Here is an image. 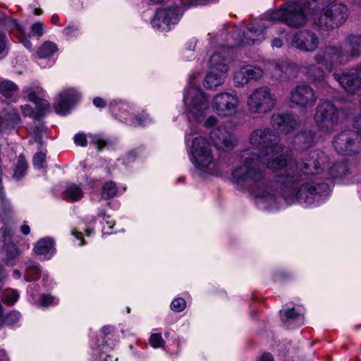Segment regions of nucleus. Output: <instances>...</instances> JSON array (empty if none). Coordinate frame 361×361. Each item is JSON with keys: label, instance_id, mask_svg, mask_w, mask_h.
Instances as JSON below:
<instances>
[{"label": "nucleus", "instance_id": "f257e3e1", "mask_svg": "<svg viewBox=\"0 0 361 361\" xmlns=\"http://www.w3.org/2000/svg\"><path fill=\"white\" fill-rule=\"evenodd\" d=\"M328 156L322 151L312 152L310 157L305 159L300 171L297 165L293 164L286 166L285 172L279 176L278 182L282 185L281 191L283 198L288 204L298 202L300 204H311L328 194L329 186L324 183H317L316 179L308 176L324 173L322 178H343L348 173L349 169L345 162H336L327 168Z\"/></svg>", "mask_w": 361, "mask_h": 361}, {"label": "nucleus", "instance_id": "f03ea898", "mask_svg": "<svg viewBox=\"0 0 361 361\" xmlns=\"http://www.w3.org/2000/svg\"><path fill=\"white\" fill-rule=\"evenodd\" d=\"M250 147L243 152L245 163L232 172V178L238 183L262 190L264 173L258 168L261 163L274 172L283 169L292 161L288 152H283L279 137L269 129H258L250 137Z\"/></svg>", "mask_w": 361, "mask_h": 361}, {"label": "nucleus", "instance_id": "7ed1b4c3", "mask_svg": "<svg viewBox=\"0 0 361 361\" xmlns=\"http://www.w3.org/2000/svg\"><path fill=\"white\" fill-rule=\"evenodd\" d=\"M336 0H310L307 3L291 2L283 5L279 9L267 15L268 19L282 21L292 27H300L305 25L307 9L312 12V20L320 30H330L346 20L348 9Z\"/></svg>", "mask_w": 361, "mask_h": 361}, {"label": "nucleus", "instance_id": "20e7f679", "mask_svg": "<svg viewBox=\"0 0 361 361\" xmlns=\"http://www.w3.org/2000/svg\"><path fill=\"white\" fill-rule=\"evenodd\" d=\"M317 65L312 66L308 71V75L314 80L323 78L326 72L350 60L347 51L341 47L329 46L323 49L315 57Z\"/></svg>", "mask_w": 361, "mask_h": 361}, {"label": "nucleus", "instance_id": "39448f33", "mask_svg": "<svg viewBox=\"0 0 361 361\" xmlns=\"http://www.w3.org/2000/svg\"><path fill=\"white\" fill-rule=\"evenodd\" d=\"M190 154V160L200 173L212 176L218 174L217 163L211 145L205 137L198 136L192 140Z\"/></svg>", "mask_w": 361, "mask_h": 361}, {"label": "nucleus", "instance_id": "423d86ee", "mask_svg": "<svg viewBox=\"0 0 361 361\" xmlns=\"http://www.w3.org/2000/svg\"><path fill=\"white\" fill-rule=\"evenodd\" d=\"M276 99L267 87L253 90L247 98L248 111L252 114H266L271 111L276 104Z\"/></svg>", "mask_w": 361, "mask_h": 361}, {"label": "nucleus", "instance_id": "0eeeda50", "mask_svg": "<svg viewBox=\"0 0 361 361\" xmlns=\"http://www.w3.org/2000/svg\"><path fill=\"white\" fill-rule=\"evenodd\" d=\"M314 121L322 132L332 133L339 123L338 108L329 101H321L315 109Z\"/></svg>", "mask_w": 361, "mask_h": 361}, {"label": "nucleus", "instance_id": "6e6552de", "mask_svg": "<svg viewBox=\"0 0 361 361\" xmlns=\"http://www.w3.org/2000/svg\"><path fill=\"white\" fill-rule=\"evenodd\" d=\"M183 101L188 106L189 118L202 121L209 109L208 99L202 90L197 87H190L184 95Z\"/></svg>", "mask_w": 361, "mask_h": 361}, {"label": "nucleus", "instance_id": "1a4fd4ad", "mask_svg": "<svg viewBox=\"0 0 361 361\" xmlns=\"http://www.w3.org/2000/svg\"><path fill=\"white\" fill-rule=\"evenodd\" d=\"M333 147L339 154L353 155L361 152V131L345 130L338 133L334 138Z\"/></svg>", "mask_w": 361, "mask_h": 361}, {"label": "nucleus", "instance_id": "9d476101", "mask_svg": "<svg viewBox=\"0 0 361 361\" xmlns=\"http://www.w3.org/2000/svg\"><path fill=\"white\" fill-rule=\"evenodd\" d=\"M240 103V99L236 94L225 92L214 97L212 108L219 116L231 117L237 113Z\"/></svg>", "mask_w": 361, "mask_h": 361}, {"label": "nucleus", "instance_id": "9b49d317", "mask_svg": "<svg viewBox=\"0 0 361 361\" xmlns=\"http://www.w3.org/2000/svg\"><path fill=\"white\" fill-rule=\"evenodd\" d=\"M281 34H282V31L277 25H272L269 28V30L266 32L264 27L263 29L250 27L247 29L246 33H243L244 39H236L230 47H234L236 46L255 44V42L263 41L267 37H274L276 35Z\"/></svg>", "mask_w": 361, "mask_h": 361}, {"label": "nucleus", "instance_id": "f8f14e48", "mask_svg": "<svg viewBox=\"0 0 361 361\" xmlns=\"http://www.w3.org/2000/svg\"><path fill=\"white\" fill-rule=\"evenodd\" d=\"M317 99L314 90L307 85L296 86L290 94V102L304 108L313 106Z\"/></svg>", "mask_w": 361, "mask_h": 361}, {"label": "nucleus", "instance_id": "ddd939ff", "mask_svg": "<svg viewBox=\"0 0 361 361\" xmlns=\"http://www.w3.org/2000/svg\"><path fill=\"white\" fill-rule=\"evenodd\" d=\"M263 75V71L252 65L243 66L237 70L233 75V81L237 87H243L249 82L259 79Z\"/></svg>", "mask_w": 361, "mask_h": 361}, {"label": "nucleus", "instance_id": "4468645a", "mask_svg": "<svg viewBox=\"0 0 361 361\" xmlns=\"http://www.w3.org/2000/svg\"><path fill=\"white\" fill-rule=\"evenodd\" d=\"M177 21V14L174 9L161 8L157 10L152 20V25L160 31L167 32L170 30L171 24H175Z\"/></svg>", "mask_w": 361, "mask_h": 361}, {"label": "nucleus", "instance_id": "2eb2a0df", "mask_svg": "<svg viewBox=\"0 0 361 361\" xmlns=\"http://www.w3.org/2000/svg\"><path fill=\"white\" fill-rule=\"evenodd\" d=\"M334 78L347 92L353 93L361 88V65L355 72L342 75L334 74Z\"/></svg>", "mask_w": 361, "mask_h": 361}, {"label": "nucleus", "instance_id": "dca6fc26", "mask_svg": "<svg viewBox=\"0 0 361 361\" xmlns=\"http://www.w3.org/2000/svg\"><path fill=\"white\" fill-rule=\"evenodd\" d=\"M79 99V94L73 89H69L61 92L57 97L56 112L60 115L67 114Z\"/></svg>", "mask_w": 361, "mask_h": 361}, {"label": "nucleus", "instance_id": "f3484780", "mask_svg": "<svg viewBox=\"0 0 361 361\" xmlns=\"http://www.w3.org/2000/svg\"><path fill=\"white\" fill-rule=\"evenodd\" d=\"M319 44L318 38L314 34L308 31H301L295 35L292 45L296 48L305 51H312Z\"/></svg>", "mask_w": 361, "mask_h": 361}, {"label": "nucleus", "instance_id": "a211bd4d", "mask_svg": "<svg viewBox=\"0 0 361 361\" xmlns=\"http://www.w3.org/2000/svg\"><path fill=\"white\" fill-rule=\"evenodd\" d=\"M214 146L219 149H231L236 145L235 137L225 128H217L211 133Z\"/></svg>", "mask_w": 361, "mask_h": 361}, {"label": "nucleus", "instance_id": "6ab92c4d", "mask_svg": "<svg viewBox=\"0 0 361 361\" xmlns=\"http://www.w3.org/2000/svg\"><path fill=\"white\" fill-rule=\"evenodd\" d=\"M271 123L275 129L285 134L290 133L298 126V120L290 114H274Z\"/></svg>", "mask_w": 361, "mask_h": 361}, {"label": "nucleus", "instance_id": "aec40b11", "mask_svg": "<svg viewBox=\"0 0 361 361\" xmlns=\"http://www.w3.org/2000/svg\"><path fill=\"white\" fill-rule=\"evenodd\" d=\"M230 54L231 49L229 48H219L210 56L209 61V69L221 72V67L224 65L226 68V73H228Z\"/></svg>", "mask_w": 361, "mask_h": 361}, {"label": "nucleus", "instance_id": "412c9836", "mask_svg": "<svg viewBox=\"0 0 361 361\" xmlns=\"http://www.w3.org/2000/svg\"><path fill=\"white\" fill-rule=\"evenodd\" d=\"M227 75L226 68L222 66L221 72L209 69V73L206 75L204 85L208 89H213L221 85Z\"/></svg>", "mask_w": 361, "mask_h": 361}, {"label": "nucleus", "instance_id": "4be33fe9", "mask_svg": "<svg viewBox=\"0 0 361 361\" xmlns=\"http://www.w3.org/2000/svg\"><path fill=\"white\" fill-rule=\"evenodd\" d=\"M345 49L349 58L361 56V35H350L345 39Z\"/></svg>", "mask_w": 361, "mask_h": 361}, {"label": "nucleus", "instance_id": "5701e85b", "mask_svg": "<svg viewBox=\"0 0 361 361\" xmlns=\"http://www.w3.org/2000/svg\"><path fill=\"white\" fill-rule=\"evenodd\" d=\"M26 93L29 100L37 104L39 110H45L49 108V103L46 100L39 98V96L42 95L44 93V90L42 87H29L26 90Z\"/></svg>", "mask_w": 361, "mask_h": 361}, {"label": "nucleus", "instance_id": "b1692460", "mask_svg": "<svg viewBox=\"0 0 361 361\" xmlns=\"http://www.w3.org/2000/svg\"><path fill=\"white\" fill-rule=\"evenodd\" d=\"M82 197L83 192L82 189L79 185L74 183L68 184L63 192V199L70 202L78 201Z\"/></svg>", "mask_w": 361, "mask_h": 361}, {"label": "nucleus", "instance_id": "393cba45", "mask_svg": "<svg viewBox=\"0 0 361 361\" xmlns=\"http://www.w3.org/2000/svg\"><path fill=\"white\" fill-rule=\"evenodd\" d=\"M54 250V242L49 238H42L36 243L34 251L37 255H46L52 253Z\"/></svg>", "mask_w": 361, "mask_h": 361}, {"label": "nucleus", "instance_id": "a878e982", "mask_svg": "<svg viewBox=\"0 0 361 361\" xmlns=\"http://www.w3.org/2000/svg\"><path fill=\"white\" fill-rule=\"evenodd\" d=\"M11 30L16 29L18 33H16V36L20 39V42L25 46L26 49L32 51V44L31 42L24 36V30L23 27L17 23L14 19H9L8 23Z\"/></svg>", "mask_w": 361, "mask_h": 361}, {"label": "nucleus", "instance_id": "bb28decb", "mask_svg": "<svg viewBox=\"0 0 361 361\" xmlns=\"http://www.w3.org/2000/svg\"><path fill=\"white\" fill-rule=\"evenodd\" d=\"M316 142V137L311 130L298 134L295 137L297 143L301 149H307Z\"/></svg>", "mask_w": 361, "mask_h": 361}, {"label": "nucleus", "instance_id": "cd10ccee", "mask_svg": "<svg viewBox=\"0 0 361 361\" xmlns=\"http://www.w3.org/2000/svg\"><path fill=\"white\" fill-rule=\"evenodd\" d=\"M56 51V44L47 41L43 43L39 48L37 55L39 58H48L52 56Z\"/></svg>", "mask_w": 361, "mask_h": 361}, {"label": "nucleus", "instance_id": "c85d7f7f", "mask_svg": "<svg viewBox=\"0 0 361 361\" xmlns=\"http://www.w3.org/2000/svg\"><path fill=\"white\" fill-rule=\"evenodd\" d=\"M39 273L40 269L38 264L32 262H28L25 270V281H30L38 279Z\"/></svg>", "mask_w": 361, "mask_h": 361}, {"label": "nucleus", "instance_id": "c756f323", "mask_svg": "<svg viewBox=\"0 0 361 361\" xmlns=\"http://www.w3.org/2000/svg\"><path fill=\"white\" fill-rule=\"evenodd\" d=\"M118 192L117 187L115 183L112 181L106 182L102 190V197L105 199L114 197Z\"/></svg>", "mask_w": 361, "mask_h": 361}, {"label": "nucleus", "instance_id": "7c9ffc66", "mask_svg": "<svg viewBox=\"0 0 361 361\" xmlns=\"http://www.w3.org/2000/svg\"><path fill=\"white\" fill-rule=\"evenodd\" d=\"M4 302L8 305H13L19 298V293L17 290H6L3 293Z\"/></svg>", "mask_w": 361, "mask_h": 361}, {"label": "nucleus", "instance_id": "2f4dec72", "mask_svg": "<svg viewBox=\"0 0 361 361\" xmlns=\"http://www.w3.org/2000/svg\"><path fill=\"white\" fill-rule=\"evenodd\" d=\"M16 90V85L11 81L5 80L0 84V92L6 97H9Z\"/></svg>", "mask_w": 361, "mask_h": 361}, {"label": "nucleus", "instance_id": "473e14b6", "mask_svg": "<svg viewBox=\"0 0 361 361\" xmlns=\"http://www.w3.org/2000/svg\"><path fill=\"white\" fill-rule=\"evenodd\" d=\"M27 169V164L24 159L20 158L17 166L15 168L13 177L20 178L24 176Z\"/></svg>", "mask_w": 361, "mask_h": 361}, {"label": "nucleus", "instance_id": "72a5a7b5", "mask_svg": "<svg viewBox=\"0 0 361 361\" xmlns=\"http://www.w3.org/2000/svg\"><path fill=\"white\" fill-rule=\"evenodd\" d=\"M30 30L34 36L39 39L44 35V25L42 22H37L31 26Z\"/></svg>", "mask_w": 361, "mask_h": 361}, {"label": "nucleus", "instance_id": "f704fd0d", "mask_svg": "<svg viewBox=\"0 0 361 361\" xmlns=\"http://www.w3.org/2000/svg\"><path fill=\"white\" fill-rule=\"evenodd\" d=\"M185 305L186 302L183 298H177L171 302V308L172 310L179 312L185 309Z\"/></svg>", "mask_w": 361, "mask_h": 361}, {"label": "nucleus", "instance_id": "c9c22d12", "mask_svg": "<svg viewBox=\"0 0 361 361\" xmlns=\"http://www.w3.org/2000/svg\"><path fill=\"white\" fill-rule=\"evenodd\" d=\"M149 343L153 348H157L163 347L164 341L161 334H153L150 336Z\"/></svg>", "mask_w": 361, "mask_h": 361}, {"label": "nucleus", "instance_id": "e433bc0d", "mask_svg": "<svg viewBox=\"0 0 361 361\" xmlns=\"http://www.w3.org/2000/svg\"><path fill=\"white\" fill-rule=\"evenodd\" d=\"M56 303L57 300L56 298L50 295H44L39 302V305L41 307H49Z\"/></svg>", "mask_w": 361, "mask_h": 361}, {"label": "nucleus", "instance_id": "4c0bfd02", "mask_svg": "<svg viewBox=\"0 0 361 361\" xmlns=\"http://www.w3.org/2000/svg\"><path fill=\"white\" fill-rule=\"evenodd\" d=\"M283 319L286 321H295L299 319L302 314L296 312L294 309L287 310L284 312Z\"/></svg>", "mask_w": 361, "mask_h": 361}, {"label": "nucleus", "instance_id": "58836bf2", "mask_svg": "<svg viewBox=\"0 0 361 361\" xmlns=\"http://www.w3.org/2000/svg\"><path fill=\"white\" fill-rule=\"evenodd\" d=\"M46 159V155L43 152H38L33 157V165L37 169L43 167V164Z\"/></svg>", "mask_w": 361, "mask_h": 361}, {"label": "nucleus", "instance_id": "ea45409f", "mask_svg": "<svg viewBox=\"0 0 361 361\" xmlns=\"http://www.w3.org/2000/svg\"><path fill=\"white\" fill-rule=\"evenodd\" d=\"M20 313L18 312L13 311L8 314L4 319V322L8 325H12L17 322L20 319Z\"/></svg>", "mask_w": 361, "mask_h": 361}, {"label": "nucleus", "instance_id": "a19ab883", "mask_svg": "<svg viewBox=\"0 0 361 361\" xmlns=\"http://www.w3.org/2000/svg\"><path fill=\"white\" fill-rule=\"evenodd\" d=\"M149 122V118L143 114L140 117L136 116L133 119V123L135 126H143Z\"/></svg>", "mask_w": 361, "mask_h": 361}, {"label": "nucleus", "instance_id": "79ce46f5", "mask_svg": "<svg viewBox=\"0 0 361 361\" xmlns=\"http://www.w3.org/2000/svg\"><path fill=\"white\" fill-rule=\"evenodd\" d=\"M74 142L78 146L85 147L87 145V139L84 133H78L74 136Z\"/></svg>", "mask_w": 361, "mask_h": 361}, {"label": "nucleus", "instance_id": "37998d69", "mask_svg": "<svg viewBox=\"0 0 361 361\" xmlns=\"http://www.w3.org/2000/svg\"><path fill=\"white\" fill-rule=\"evenodd\" d=\"M256 199L257 200L258 202H266V201H274V195L269 194L267 192H264L263 194H259L256 195Z\"/></svg>", "mask_w": 361, "mask_h": 361}, {"label": "nucleus", "instance_id": "c03bdc74", "mask_svg": "<svg viewBox=\"0 0 361 361\" xmlns=\"http://www.w3.org/2000/svg\"><path fill=\"white\" fill-rule=\"evenodd\" d=\"M21 111L24 116H30L32 117L35 116V112L31 106H30L27 104H25L24 106H21Z\"/></svg>", "mask_w": 361, "mask_h": 361}, {"label": "nucleus", "instance_id": "a18cd8bd", "mask_svg": "<svg viewBox=\"0 0 361 361\" xmlns=\"http://www.w3.org/2000/svg\"><path fill=\"white\" fill-rule=\"evenodd\" d=\"M77 31H78L77 27H75L74 25H68L63 30V33L64 35H66L67 37H71L72 35H75V34L77 32Z\"/></svg>", "mask_w": 361, "mask_h": 361}, {"label": "nucleus", "instance_id": "49530a36", "mask_svg": "<svg viewBox=\"0 0 361 361\" xmlns=\"http://www.w3.org/2000/svg\"><path fill=\"white\" fill-rule=\"evenodd\" d=\"M92 143L99 149L106 145V142L99 136L96 135L92 137Z\"/></svg>", "mask_w": 361, "mask_h": 361}, {"label": "nucleus", "instance_id": "de8ad7c7", "mask_svg": "<svg viewBox=\"0 0 361 361\" xmlns=\"http://www.w3.org/2000/svg\"><path fill=\"white\" fill-rule=\"evenodd\" d=\"M7 40L5 35L0 32V54L5 52L6 49Z\"/></svg>", "mask_w": 361, "mask_h": 361}, {"label": "nucleus", "instance_id": "09e8293b", "mask_svg": "<svg viewBox=\"0 0 361 361\" xmlns=\"http://www.w3.org/2000/svg\"><path fill=\"white\" fill-rule=\"evenodd\" d=\"M97 216L99 217H102L103 219V220H106V224L108 225V227L109 228H113L114 223L112 221H107V219H109V216L108 215H106V213L104 211L99 212V214H97Z\"/></svg>", "mask_w": 361, "mask_h": 361}, {"label": "nucleus", "instance_id": "8fccbe9b", "mask_svg": "<svg viewBox=\"0 0 361 361\" xmlns=\"http://www.w3.org/2000/svg\"><path fill=\"white\" fill-rule=\"evenodd\" d=\"M100 360L101 361H117V357L109 354L102 353L100 355Z\"/></svg>", "mask_w": 361, "mask_h": 361}, {"label": "nucleus", "instance_id": "3c124183", "mask_svg": "<svg viewBox=\"0 0 361 361\" xmlns=\"http://www.w3.org/2000/svg\"><path fill=\"white\" fill-rule=\"evenodd\" d=\"M216 118L214 116H209L204 122V126L207 128L214 126L216 123Z\"/></svg>", "mask_w": 361, "mask_h": 361}, {"label": "nucleus", "instance_id": "603ef678", "mask_svg": "<svg viewBox=\"0 0 361 361\" xmlns=\"http://www.w3.org/2000/svg\"><path fill=\"white\" fill-rule=\"evenodd\" d=\"M93 104L97 107H104L106 106L105 102L101 97H95L93 99Z\"/></svg>", "mask_w": 361, "mask_h": 361}, {"label": "nucleus", "instance_id": "864d4df0", "mask_svg": "<svg viewBox=\"0 0 361 361\" xmlns=\"http://www.w3.org/2000/svg\"><path fill=\"white\" fill-rule=\"evenodd\" d=\"M257 361H274L273 356L270 353H264Z\"/></svg>", "mask_w": 361, "mask_h": 361}, {"label": "nucleus", "instance_id": "5fc2aeb1", "mask_svg": "<svg viewBox=\"0 0 361 361\" xmlns=\"http://www.w3.org/2000/svg\"><path fill=\"white\" fill-rule=\"evenodd\" d=\"M283 45L282 40L281 39L278 38H274V39L271 42V46L274 48H280Z\"/></svg>", "mask_w": 361, "mask_h": 361}, {"label": "nucleus", "instance_id": "6e6d98bb", "mask_svg": "<svg viewBox=\"0 0 361 361\" xmlns=\"http://www.w3.org/2000/svg\"><path fill=\"white\" fill-rule=\"evenodd\" d=\"M72 234L76 238H78V240H80V243L79 244V245H83L85 244L84 243V240L82 238V233L80 232H78V231H72Z\"/></svg>", "mask_w": 361, "mask_h": 361}, {"label": "nucleus", "instance_id": "4d7b16f0", "mask_svg": "<svg viewBox=\"0 0 361 361\" xmlns=\"http://www.w3.org/2000/svg\"><path fill=\"white\" fill-rule=\"evenodd\" d=\"M291 67L289 64L284 65L282 68L281 71L283 72L286 75H290V73L289 71L290 70Z\"/></svg>", "mask_w": 361, "mask_h": 361}, {"label": "nucleus", "instance_id": "13d9d810", "mask_svg": "<svg viewBox=\"0 0 361 361\" xmlns=\"http://www.w3.org/2000/svg\"><path fill=\"white\" fill-rule=\"evenodd\" d=\"M354 128L361 131V116L355 119L354 122Z\"/></svg>", "mask_w": 361, "mask_h": 361}, {"label": "nucleus", "instance_id": "bf43d9fd", "mask_svg": "<svg viewBox=\"0 0 361 361\" xmlns=\"http://www.w3.org/2000/svg\"><path fill=\"white\" fill-rule=\"evenodd\" d=\"M20 230L24 235H27L30 231V227L27 225H23Z\"/></svg>", "mask_w": 361, "mask_h": 361}, {"label": "nucleus", "instance_id": "052dcab7", "mask_svg": "<svg viewBox=\"0 0 361 361\" xmlns=\"http://www.w3.org/2000/svg\"><path fill=\"white\" fill-rule=\"evenodd\" d=\"M59 20V18L58 16L56 15H52L51 18V22L54 24V25H57L58 24V22Z\"/></svg>", "mask_w": 361, "mask_h": 361}, {"label": "nucleus", "instance_id": "680f3d73", "mask_svg": "<svg viewBox=\"0 0 361 361\" xmlns=\"http://www.w3.org/2000/svg\"><path fill=\"white\" fill-rule=\"evenodd\" d=\"M0 361H7L6 355L4 350H0Z\"/></svg>", "mask_w": 361, "mask_h": 361}, {"label": "nucleus", "instance_id": "e2e57ef3", "mask_svg": "<svg viewBox=\"0 0 361 361\" xmlns=\"http://www.w3.org/2000/svg\"><path fill=\"white\" fill-rule=\"evenodd\" d=\"M42 13V11L40 8H35L34 11V14L36 16L41 15Z\"/></svg>", "mask_w": 361, "mask_h": 361}, {"label": "nucleus", "instance_id": "0e129e2a", "mask_svg": "<svg viewBox=\"0 0 361 361\" xmlns=\"http://www.w3.org/2000/svg\"><path fill=\"white\" fill-rule=\"evenodd\" d=\"M13 121L15 123H18L20 121V117L18 114H16Z\"/></svg>", "mask_w": 361, "mask_h": 361}, {"label": "nucleus", "instance_id": "69168bd1", "mask_svg": "<svg viewBox=\"0 0 361 361\" xmlns=\"http://www.w3.org/2000/svg\"><path fill=\"white\" fill-rule=\"evenodd\" d=\"M13 274L16 276V277H20V272L18 270H14Z\"/></svg>", "mask_w": 361, "mask_h": 361}, {"label": "nucleus", "instance_id": "338daca9", "mask_svg": "<svg viewBox=\"0 0 361 361\" xmlns=\"http://www.w3.org/2000/svg\"><path fill=\"white\" fill-rule=\"evenodd\" d=\"M151 2L157 4L161 2L163 0H149Z\"/></svg>", "mask_w": 361, "mask_h": 361}, {"label": "nucleus", "instance_id": "774afa93", "mask_svg": "<svg viewBox=\"0 0 361 361\" xmlns=\"http://www.w3.org/2000/svg\"><path fill=\"white\" fill-rule=\"evenodd\" d=\"M189 140H190V135L188 133H186V135H185V142H187Z\"/></svg>", "mask_w": 361, "mask_h": 361}]
</instances>
